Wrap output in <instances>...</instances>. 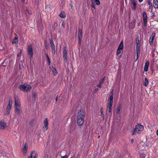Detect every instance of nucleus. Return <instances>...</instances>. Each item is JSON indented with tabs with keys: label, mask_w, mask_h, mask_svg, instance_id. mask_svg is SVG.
Returning <instances> with one entry per match:
<instances>
[{
	"label": "nucleus",
	"mask_w": 158,
	"mask_h": 158,
	"mask_svg": "<svg viewBox=\"0 0 158 158\" xmlns=\"http://www.w3.org/2000/svg\"><path fill=\"white\" fill-rule=\"evenodd\" d=\"M104 80V78H103L100 81L98 84L97 86L98 87L100 88L101 87L103 83Z\"/></svg>",
	"instance_id": "nucleus-25"
},
{
	"label": "nucleus",
	"mask_w": 158,
	"mask_h": 158,
	"mask_svg": "<svg viewBox=\"0 0 158 158\" xmlns=\"http://www.w3.org/2000/svg\"><path fill=\"white\" fill-rule=\"evenodd\" d=\"M37 152L35 151L34 150L31 152L30 155L28 157V158H37Z\"/></svg>",
	"instance_id": "nucleus-11"
},
{
	"label": "nucleus",
	"mask_w": 158,
	"mask_h": 158,
	"mask_svg": "<svg viewBox=\"0 0 158 158\" xmlns=\"http://www.w3.org/2000/svg\"><path fill=\"white\" fill-rule=\"evenodd\" d=\"M149 83L148 80L147 78H145V81L144 83V85L145 86H147Z\"/></svg>",
	"instance_id": "nucleus-30"
},
{
	"label": "nucleus",
	"mask_w": 158,
	"mask_h": 158,
	"mask_svg": "<svg viewBox=\"0 0 158 158\" xmlns=\"http://www.w3.org/2000/svg\"><path fill=\"white\" fill-rule=\"evenodd\" d=\"M134 142V140L133 139H131V142L132 143Z\"/></svg>",
	"instance_id": "nucleus-49"
},
{
	"label": "nucleus",
	"mask_w": 158,
	"mask_h": 158,
	"mask_svg": "<svg viewBox=\"0 0 158 158\" xmlns=\"http://www.w3.org/2000/svg\"><path fill=\"white\" fill-rule=\"evenodd\" d=\"M52 52L53 55H54L56 53L55 48H52Z\"/></svg>",
	"instance_id": "nucleus-35"
},
{
	"label": "nucleus",
	"mask_w": 158,
	"mask_h": 158,
	"mask_svg": "<svg viewBox=\"0 0 158 158\" xmlns=\"http://www.w3.org/2000/svg\"><path fill=\"white\" fill-rule=\"evenodd\" d=\"M156 69L158 70V67H157Z\"/></svg>",
	"instance_id": "nucleus-51"
},
{
	"label": "nucleus",
	"mask_w": 158,
	"mask_h": 158,
	"mask_svg": "<svg viewBox=\"0 0 158 158\" xmlns=\"http://www.w3.org/2000/svg\"><path fill=\"white\" fill-rule=\"evenodd\" d=\"M149 61L147 60H146L144 68V71L145 72H147L148 71V68L149 66Z\"/></svg>",
	"instance_id": "nucleus-17"
},
{
	"label": "nucleus",
	"mask_w": 158,
	"mask_h": 158,
	"mask_svg": "<svg viewBox=\"0 0 158 158\" xmlns=\"http://www.w3.org/2000/svg\"><path fill=\"white\" fill-rule=\"evenodd\" d=\"M157 8H158V7Z\"/></svg>",
	"instance_id": "nucleus-54"
},
{
	"label": "nucleus",
	"mask_w": 158,
	"mask_h": 158,
	"mask_svg": "<svg viewBox=\"0 0 158 158\" xmlns=\"http://www.w3.org/2000/svg\"><path fill=\"white\" fill-rule=\"evenodd\" d=\"M19 69H22L23 67V63L22 61H21L19 63Z\"/></svg>",
	"instance_id": "nucleus-36"
},
{
	"label": "nucleus",
	"mask_w": 158,
	"mask_h": 158,
	"mask_svg": "<svg viewBox=\"0 0 158 158\" xmlns=\"http://www.w3.org/2000/svg\"><path fill=\"white\" fill-rule=\"evenodd\" d=\"M51 69L52 72V74L54 75H56L57 73V72L56 69L53 67L51 68Z\"/></svg>",
	"instance_id": "nucleus-20"
},
{
	"label": "nucleus",
	"mask_w": 158,
	"mask_h": 158,
	"mask_svg": "<svg viewBox=\"0 0 158 158\" xmlns=\"http://www.w3.org/2000/svg\"><path fill=\"white\" fill-rule=\"evenodd\" d=\"M61 158H68V157L67 155H65L64 156H61Z\"/></svg>",
	"instance_id": "nucleus-40"
},
{
	"label": "nucleus",
	"mask_w": 158,
	"mask_h": 158,
	"mask_svg": "<svg viewBox=\"0 0 158 158\" xmlns=\"http://www.w3.org/2000/svg\"><path fill=\"white\" fill-rule=\"evenodd\" d=\"M15 108V111L16 113H17L18 114H20L21 110L20 109V106H14Z\"/></svg>",
	"instance_id": "nucleus-18"
},
{
	"label": "nucleus",
	"mask_w": 158,
	"mask_h": 158,
	"mask_svg": "<svg viewBox=\"0 0 158 158\" xmlns=\"http://www.w3.org/2000/svg\"><path fill=\"white\" fill-rule=\"evenodd\" d=\"M134 6L133 8L134 10H135L136 8V6Z\"/></svg>",
	"instance_id": "nucleus-44"
},
{
	"label": "nucleus",
	"mask_w": 158,
	"mask_h": 158,
	"mask_svg": "<svg viewBox=\"0 0 158 158\" xmlns=\"http://www.w3.org/2000/svg\"><path fill=\"white\" fill-rule=\"evenodd\" d=\"M143 24L145 26H146L147 25V13L145 12H143Z\"/></svg>",
	"instance_id": "nucleus-9"
},
{
	"label": "nucleus",
	"mask_w": 158,
	"mask_h": 158,
	"mask_svg": "<svg viewBox=\"0 0 158 158\" xmlns=\"http://www.w3.org/2000/svg\"><path fill=\"white\" fill-rule=\"evenodd\" d=\"M112 103L109 102L108 103V108H111L112 107Z\"/></svg>",
	"instance_id": "nucleus-34"
},
{
	"label": "nucleus",
	"mask_w": 158,
	"mask_h": 158,
	"mask_svg": "<svg viewBox=\"0 0 158 158\" xmlns=\"http://www.w3.org/2000/svg\"><path fill=\"white\" fill-rule=\"evenodd\" d=\"M98 90V88H96L95 89V91H97Z\"/></svg>",
	"instance_id": "nucleus-48"
},
{
	"label": "nucleus",
	"mask_w": 158,
	"mask_h": 158,
	"mask_svg": "<svg viewBox=\"0 0 158 158\" xmlns=\"http://www.w3.org/2000/svg\"><path fill=\"white\" fill-rule=\"evenodd\" d=\"M12 107V100L11 99L9 100L8 105L6 109V113L7 115L9 114L10 112V109Z\"/></svg>",
	"instance_id": "nucleus-7"
},
{
	"label": "nucleus",
	"mask_w": 158,
	"mask_h": 158,
	"mask_svg": "<svg viewBox=\"0 0 158 158\" xmlns=\"http://www.w3.org/2000/svg\"><path fill=\"white\" fill-rule=\"evenodd\" d=\"M143 0H139V2H142L143 1Z\"/></svg>",
	"instance_id": "nucleus-46"
},
{
	"label": "nucleus",
	"mask_w": 158,
	"mask_h": 158,
	"mask_svg": "<svg viewBox=\"0 0 158 158\" xmlns=\"http://www.w3.org/2000/svg\"><path fill=\"white\" fill-rule=\"evenodd\" d=\"M94 3H95L96 5H99L100 4V2L99 0H92L91 1V6L94 10L96 8Z\"/></svg>",
	"instance_id": "nucleus-4"
},
{
	"label": "nucleus",
	"mask_w": 158,
	"mask_h": 158,
	"mask_svg": "<svg viewBox=\"0 0 158 158\" xmlns=\"http://www.w3.org/2000/svg\"><path fill=\"white\" fill-rule=\"evenodd\" d=\"M98 138H100V136H99H99H98Z\"/></svg>",
	"instance_id": "nucleus-52"
},
{
	"label": "nucleus",
	"mask_w": 158,
	"mask_h": 158,
	"mask_svg": "<svg viewBox=\"0 0 158 158\" xmlns=\"http://www.w3.org/2000/svg\"><path fill=\"white\" fill-rule=\"evenodd\" d=\"M50 42L51 48H55V45L52 39H50Z\"/></svg>",
	"instance_id": "nucleus-27"
},
{
	"label": "nucleus",
	"mask_w": 158,
	"mask_h": 158,
	"mask_svg": "<svg viewBox=\"0 0 158 158\" xmlns=\"http://www.w3.org/2000/svg\"><path fill=\"white\" fill-rule=\"evenodd\" d=\"M131 3L133 6H136V4L135 0H131Z\"/></svg>",
	"instance_id": "nucleus-37"
},
{
	"label": "nucleus",
	"mask_w": 158,
	"mask_h": 158,
	"mask_svg": "<svg viewBox=\"0 0 158 158\" xmlns=\"http://www.w3.org/2000/svg\"><path fill=\"white\" fill-rule=\"evenodd\" d=\"M18 43V40L16 37H15L14 39L12 41V43L13 44H17Z\"/></svg>",
	"instance_id": "nucleus-31"
},
{
	"label": "nucleus",
	"mask_w": 158,
	"mask_h": 158,
	"mask_svg": "<svg viewBox=\"0 0 158 158\" xmlns=\"http://www.w3.org/2000/svg\"><path fill=\"white\" fill-rule=\"evenodd\" d=\"M139 54H136V60L138 59Z\"/></svg>",
	"instance_id": "nucleus-43"
},
{
	"label": "nucleus",
	"mask_w": 158,
	"mask_h": 158,
	"mask_svg": "<svg viewBox=\"0 0 158 158\" xmlns=\"http://www.w3.org/2000/svg\"><path fill=\"white\" fill-rule=\"evenodd\" d=\"M19 88L20 90L28 92L31 89V87L29 85H22L19 86Z\"/></svg>",
	"instance_id": "nucleus-3"
},
{
	"label": "nucleus",
	"mask_w": 158,
	"mask_h": 158,
	"mask_svg": "<svg viewBox=\"0 0 158 158\" xmlns=\"http://www.w3.org/2000/svg\"><path fill=\"white\" fill-rule=\"evenodd\" d=\"M28 147V145L27 143H25L23 148L22 152L23 155H25L27 152V149Z\"/></svg>",
	"instance_id": "nucleus-14"
},
{
	"label": "nucleus",
	"mask_w": 158,
	"mask_h": 158,
	"mask_svg": "<svg viewBox=\"0 0 158 158\" xmlns=\"http://www.w3.org/2000/svg\"><path fill=\"white\" fill-rule=\"evenodd\" d=\"M100 112L101 114V115L103 119L104 118V116L103 113V108H101L100 110Z\"/></svg>",
	"instance_id": "nucleus-33"
},
{
	"label": "nucleus",
	"mask_w": 158,
	"mask_h": 158,
	"mask_svg": "<svg viewBox=\"0 0 158 158\" xmlns=\"http://www.w3.org/2000/svg\"><path fill=\"white\" fill-rule=\"evenodd\" d=\"M63 56L64 58V60L66 62L67 61V52L66 49L65 47L63 48Z\"/></svg>",
	"instance_id": "nucleus-8"
},
{
	"label": "nucleus",
	"mask_w": 158,
	"mask_h": 158,
	"mask_svg": "<svg viewBox=\"0 0 158 158\" xmlns=\"http://www.w3.org/2000/svg\"><path fill=\"white\" fill-rule=\"evenodd\" d=\"M46 56L47 60L48 62V65H50L51 63V61L50 60L49 57L48 56V55L47 54H46Z\"/></svg>",
	"instance_id": "nucleus-32"
},
{
	"label": "nucleus",
	"mask_w": 158,
	"mask_h": 158,
	"mask_svg": "<svg viewBox=\"0 0 158 158\" xmlns=\"http://www.w3.org/2000/svg\"><path fill=\"white\" fill-rule=\"evenodd\" d=\"M60 17L61 18H64L65 17V14L63 11H62L59 14Z\"/></svg>",
	"instance_id": "nucleus-24"
},
{
	"label": "nucleus",
	"mask_w": 158,
	"mask_h": 158,
	"mask_svg": "<svg viewBox=\"0 0 158 158\" xmlns=\"http://www.w3.org/2000/svg\"><path fill=\"white\" fill-rule=\"evenodd\" d=\"M108 111L109 113L111 112V108H108Z\"/></svg>",
	"instance_id": "nucleus-42"
},
{
	"label": "nucleus",
	"mask_w": 158,
	"mask_h": 158,
	"mask_svg": "<svg viewBox=\"0 0 158 158\" xmlns=\"http://www.w3.org/2000/svg\"><path fill=\"white\" fill-rule=\"evenodd\" d=\"M33 97L34 98H35L36 97V94L35 93H33Z\"/></svg>",
	"instance_id": "nucleus-41"
},
{
	"label": "nucleus",
	"mask_w": 158,
	"mask_h": 158,
	"mask_svg": "<svg viewBox=\"0 0 158 158\" xmlns=\"http://www.w3.org/2000/svg\"><path fill=\"white\" fill-rule=\"evenodd\" d=\"M85 116V112L83 110H80L78 113L77 118V121L78 124L81 125L84 122V118Z\"/></svg>",
	"instance_id": "nucleus-1"
},
{
	"label": "nucleus",
	"mask_w": 158,
	"mask_h": 158,
	"mask_svg": "<svg viewBox=\"0 0 158 158\" xmlns=\"http://www.w3.org/2000/svg\"><path fill=\"white\" fill-rule=\"evenodd\" d=\"M65 23L64 22H63L62 23V25L63 26V27L64 28L65 26Z\"/></svg>",
	"instance_id": "nucleus-39"
},
{
	"label": "nucleus",
	"mask_w": 158,
	"mask_h": 158,
	"mask_svg": "<svg viewBox=\"0 0 158 158\" xmlns=\"http://www.w3.org/2000/svg\"><path fill=\"white\" fill-rule=\"evenodd\" d=\"M92 10L93 11H94V10Z\"/></svg>",
	"instance_id": "nucleus-53"
},
{
	"label": "nucleus",
	"mask_w": 158,
	"mask_h": 158,
	"mask_svg": "<svg viewBox=\"0 0 158 158\" xmlns=\"http://www.w3.org/2000/svg\"><path fill=\"white\" fill-rule=\"evenodd\" d=\"M122 52L123 50L118 49L116 53L117 55L119 56H121L122 55Z\"/></svg>",
	"instance_id": "nucleus-22"
},
{
	"label": "nucleus",
	"mask_w": 158,
	"mask_h": 158,
	"mask_svg": "<svg viewBox=\"0 0 158 158\" xmlns=\"http://www.w3.org/2000/svg\"><path fill=\"white\" fill-rule=\"evenodd\" d=\"M122 108V106L121 105H120L117 107L116 110V113L118 114H119L120 112V111L121 110Z\"/></svg>",
	"instance_id": "nucleus-26"
},
{
	"label": "nucleus",
	"mask_w": 158,
	"mask_h": 158,
	"mask_svg": "<svg viewBox=\"0 0 158 158\" xmlns=\"http://www.w3.org/2000/svg\"><path fill=\"white\" fill-rule=\"evenodd\" d=\"M44 131H46L47 130L48 128V122L47 118H46L44 121Z\"/></svg>",
	"instance_id": "nucleus-13"
},
{
	"label": "nucleus",
	"mask_w": 158,
	"mask_h": 158,
	"mask_svg": "<svg viewBox=\"0 0 158 158\" xmlns=\"http://www.w3.org/2000/svg\"><path fill=\"white\" fill-rule=\"evenodd\" d=\"M123 42L122 41L120 43V44L119 45L118 49L123 50Z\"/></svg>",
	"instance_id": "nucleus-28"
},
{
	"label": "nucleus",
	"mask_w": 158,
	"mask_h": 158,
	"mask_svg": "<svg viewBox=\"0 0 158 158\" xmlns=\"http://www.w3.org/2000/svg\"><path fill=\"white\" fill-rule=\"evenodd\" d=\"M28 52L29 56L31 58L33 55V51L32 46L31 45H29L28 47Z\"/></svg>",
	"instance_id": "nucleus-10"
},
{
	"label": "nucleus",
	"mask_w": 158,
	"mask_h": 158,
	"mask_svg": "<svg viewBox=\"0 0 158 158\" xmlns=\"http://www.w3.org/2000/svg\"><path fill=\"white\" fill-rule=\"evenodd\" d=\"M147 3L148 5L149 6V8L152 10L153 9V6L152 5V3L150 1V0H148Z\"/></svg>",
	"instance_id": "nucleus-21"
},
{
	"label": "nucleus",
	"mask_w": 158,
	"mask_h": 158,
	"mask_svg": "<svg viewBox=\"0 0 158 158\" xmlns=\"http://www.w3.org/2000/svg\"><path fill=\"white\" fill-rule=\"evenodd\" d=\"M155 36V34L154 33L152 34L151 36H150L149 39V42L150 44L152 45H153V41L154 40V37Z\"/></svg>",
	"instance_id": "nucleus-16"
},
{
	"label": "nucleus",
	"mask_w": 158,
	"mask_h": 158,
	"mask_svg": "<svg viewBox=\"0 0 158 158\" xmlns=\"http://www.w3.org/2000/svg\"><path fill=\"white\" fill-rule=\"evenodd\" d=\"M15 104L14 105V106H20L21 104L20 103V100L17 97H15Z\"/></svg>",
	"instance_id": "nucleus-12"
},
{
	"label": "nucleus",
	"mask_w": 158,
	"mask_h": 158,
	"mask_svg": "<svg viewBox=\"0 0 158 158\" xmlns=\"http://www.w3.org/2000/svg\"><path fill=\"white\" fill-rule=\"evenodd\" d=\"M140 156L141 157H144L145 156V155L144 154L141 153L140 154Z\"/></svg>",
	"instance_id": "nucleus-38"
},
{
	"label": "nucleus",
	"mask_w": 158,
	"mask_h": 158,
	"mask_svg": "<svg viewBox=\"0 0 158 158\" xmlns=\"http://www.w3.org/2000/svg\"><path fill=\"white\" fill-rule=\"evenodd\" d=\"M143 129L144 127L143 126L139 124H138L136 126L132 135H133L136 133L139 134H140L143 130Z\"/></svg>",
	"instance_id": "nucleus-2"
},
{
	"label": "nucleus",
	"mask_w": 158,
	"mask_h": 158,
	"mask_svg": "<svg viewBox=\"0 0 158 158\" xmlns=\"http://www.w3.org/2000/svg\"><path fill=\"white\" fill-rule=\"evenodd\" d=\"M6 126V122L5 120H2L0 124V129L2 130L4 129Z\"/></svg>",
	"instance_id": "nucleus-15"
},
{
	"label": "nucleus",
	"mask_w": 158,
	"mask_h": 158,
	"mask_svg": "<svg viewBox=\"0 0 158 158\" xmlns=\"http://www.w3.org/2000/svg\"><path fill=\"white\" fill-rule=\"evenodd\" d=\"M7 60H8V59H7L6 60H5V61H4V62L6 63V62H7Z\"/></svg>",
	"instance_id": "nucleus-47"
},
{
	"label": "nucleus",
	"mask_w": 158,
	"mask_h": 158,
	"mask_svg": "<svg viewBox=\"0 0 158 158\" xmlns=\"http://www.w3.org/2000/svg\"><path fill=\"white\" fill-rule=\"evenodd\" d=\"M140 42L139 40H136V54H139L140 52Z\"/></svg>",
	"instance_id": "nucleus-5"
},
{
	"label": "nucleus",
	"mask_w": 158,
	"mask_h": 158,
	"mask_svg": "<svg viewBox=\"0 0 158 158\" xmlns=\"http://www.w3.org/2000/svg\"><path fill=\"white\" fill-rule=\"evenodd\" d=\"M156 135L158 136V129H157V130L156 131Z\"/></svg>",
	"instance_id": "nucleus-45"
},
{
	"label": "nucleus",
	"mask_w": 158,
	"mask_h": 158,
	"mask_svg": "<svg viewBox=\"0 0 158 158\" xmlns=\"http://www.w3.org/2000/svg\"><path fill=\"white\" fill-rule=\"evenodd\" d=\"M113 92L112 91L111 92V94L109 97V102L113 103Z\"/></svg>",
	"instance_id": "nucleus-23"
},
{
	"label": "nucleus",
	"mask_w": 158,
	"mask_h": 158,
	"mask_svg": "<svg viewBox=\"0 0 158 158\" xmlns=\"http://www.w3.org/2000/svg\"><path fill=\"white\" fill-rule=\"evenodd\" d=\"M82 37V31L81 29H79L78 31V41L80 45L81 44Z\"/></svg>",
	"instance_id": "nucleus-6"
},
{
	"label": "nucleus",
	"mask_w": 158,
	"mask_h": 158,
	"mask_svg": "<svg viewBox=\"0 0 158 158\" xmlns=\"http://www.w3.org/2000/svg\"><path fill=\"white\" fill-rule=\"evenodd\" d=\"M153 4L154 7L157 8L158 7V1L157 0H153Z\"/></svg>",
	"instance_id": "nucleus-19"
},
{
	"label": "nucleus",
	"mask_w": 158,
	"mask_h": 158,
	"mask_svg": "<svg viewBox=\"0 0 158 158\" xmlns=\"http://www.w3.org/2000/svg\"><path fill=\"white\" fill-rule=\"evenodd\" d=\"M19 52L17 54V59L19 60L20 59L22 52V50L19 49Z\"/></svg>",
	"instance_id": "nucleus-29"
},
{
	"label": "nucleus",
	"mask_w": 158,
	"mask_h": 158,
	"mask_svg": "<svg viewBox=\"0 0 158 158\" xmlns=\"http://www.w3.org/2000/svg\"><path fill=\"white\" fill-rule=\"evenodd\" d=\"M22 1L23 2H24L25 1V0H22Z\"/></svg>",
	"instance_id": "nucleus-50"
}]
</instances>
